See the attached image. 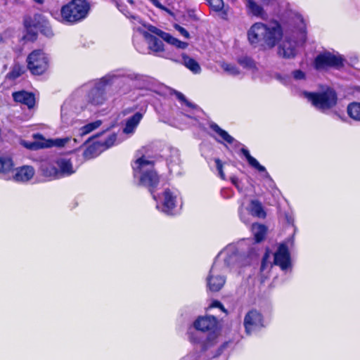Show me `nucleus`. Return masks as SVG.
Masks as SVG:
<instances>
[{"instance_id":"nucleus-1","label":"nucleus","mask_w":360,"mask_h":360,"mask_svg":"<svg viewBox=\"0 0 360 360\" xmlns=\"http://www.w3.org/2000/svg\"><path fill=\"white\" fill-rule=\"evenodd\" d=\"M119 78L108 74L93 84H87L76 89L61 106V119L68 124L75 115L83 110L86 105H102L106 101L105 88Z\"/></svg>"},{"instance_id":"nucleus-2","label":"nucleus","mask_w":360,"mask_h":360,"mask_svg":"<svg viewBox=\"0 0 360 360\" xmlns=\"http://www.w3.org/2000/svg\"><path fill=\"white\" fill-rule=\"evenodd\" d=\"M271 24V27L262 22L252 25L248 32L250 43L263 42L265 45H278L283 37V30L278 20H273Z\"/></svg>"},{"instance_id":"nucleus-3","label":"nucleus","mask_w":360,"mask_h":360,"mask_svg":"<svg viewBox=\"0 0 360 360\" xmlns=\"http://www.w3.org/2000/svg\"><path fill=\"white\" fill-rule=\"evenodd\" d=\"M90 11L91 4L88 0H70L60 8V21L70 26L79 24L88 17Z\"/></svg>"},{"instance_id":"nucleus-4","label":"nucleus","mask_w":360,"mask_h":360,"mask_svg":"<svg viewBox=\"0 0 360 360\" xmlns=\"http://www.w3.org/2000/svg\"><path fill=\"white\" fill-rule=\"evenodd\" d=\"M132 167L134 176L139 179L142 186L148 188L153 194V189L159 182V177L153 169V162L141 157L134 162Z\"/></svg>"},{"instance_id":"nucleus-5","label":"nucleus","mask_w":360,"mask_h":360,"mask_svg":"<svg viewBox=\"0 0 360 360\" xmlns=\"http://www.w3.org/2000/svg\"><path fill=\"white\" fill-rule=\"evenodd\" d=\"M255 256V253H251L249 258L245 260L243 256L238 255L236 248L230 245L219 253L214 263H218L219 269L225 272L235 266L249 264Z\"/></svg>"},{"instance_id":"nucleus-6","label":"nucleus","mask_w":360,"mask_h":360,"mask_svg":"<svg viewBox=\"0 0 360 360\" xmlns=\"http://www.w3.org/2000/svg\"><path fill=\"white\" fill-rule=\"evenodd\" d=\"M143 26L147 30L141 28H139L138 30L149 44L163 45L162 42L165 41L169 45H188L187 42L179 40L169 33L164 32L154 25L144 24Z\"/></svg>"},{"instance_id":"nucleus-7","label":"nucleus","mask_w":360,"mask_h":360,"mask_svg":"<svg viewBox=\"0 0 360 360\" xmlns=\"http://www.w3.org/2000/svg\"><path fill=\"white\" fill-rule=\"evenodd\" d=\"M303 94L313 106L322 111L333 108L337 103V94L331 88L328 87L326 90L320 92L305 91Z\"/></svg>"},{"instance_id":"nucleus-8","label":"nucleus","mask_w":360,"mask_h":360,"mask_svg":"<svg viewBox=\"0 0 360 360\" xmlns=\"http://www.w3.org/2000/svg\"><path fill=\"white\" fill-rule=\"evenodd\" d=\"M27 68L33 75H42L49 67V58L41 50L32 51L27 58Z\"/></svg>"},{"instance_id":"nucleus-9","label":"nucleus","mask_w":360,"mask_h":360,"mask_svg":"<svg viewBox=\"0 0 360 360\" xmlns=\"http://www.w3.org/2000/svg\"><path fill=\"white\" fill-rule=\"evenodd\" d=\"M342 65L343 59L341 56L328 52L318 55L314 60V67L318 70L329 67L339 68Z\"/></svg>"},{"instance_id":"nucleus-10","label":"nucleus","mask_w":360,"mask_h":360,"mask_svg":"<svg viewBox=\"0 0 360 360\" xmlns=\"http://www.w3.org/2000/svg\"><path fill=\"white\" fill-rule=\"evenodd\" d=\"M243 324L246 333L250 335L264 327L262 315L257 310H250L245 314Z\"/></svg>"},{"instance_id":"nucleus-11","label":"nucleus","mask_w":360,"mask_h":360,"mask_svg":"<svg viewBox=\"0 0 360 360\" xmlns=\"http://www.w3.org/2000/svg\"><path fill=\"white\" fill-rule=\"evenodd\" d=\"M221 273L224 272L219 269V264L214 263L207 278V286L211 291L217 292L224 286L226 279Z\"/></svg>"},{"instance_id":"nucleus-12","label":"nucleus","mask_w":360,"mask_h":360,"mask_svg":"<svg viewBox=\"0 0 360 360\" xmlns=\"http://www.w3.org/2000/svg\"><path fill=\"white\" fill-rule=\"evenodd\" d=\"M274 256V264L279 266L282 270H285L290 266V253L285 244H281Z\"/></svg>"},{"instance_id":"nucleus-13","label":"nucleus","mask_w":360,"mask_h":360,"mask_svg":"<svg viewBox=\"0 0 360 360\" xmlns=\"http://www.w3.org/2000/svg\"><path fill=\"white\" fill-rule=\"evenodd\" d=\"M137 51L143 54H153L172 60H178V58L172 52L167 51L165 46H139Z\"/></svg>"},{"instance_id":"nucleus-14","label":"nucleus","mask_w":360,"mask_h":360,"mask_svg":"<svg viewBox=\"0 0 360 360\" xmlns=\"http://www.w3.org/2000/svg\"><path fill=\"white\" fill-rule=\"evenodd\" d=\"M176 195L170 190L166 189L162 193V205L161 211L172 215L175 214Z\"/></svg>"},{"instance_id":"nucleus-15","label":"nucleus","mask_w":360,"mask_h":360,"mask_svg":"<svg viewBox=\"0 0 360 360\" xmlns=\"http://www.w3.org/2000/svg\"><path fill=\"white\" fill-rule=\"evenodd\" d=\"M217 319L212 316L199 317L195 322L194 326L198 330L202 332L213 331L217 327Z\"/></svg>"},{"instance_id":"nucleus-16","label":"nucleus","mask_w":360,"mask_h":360,"mask_svg":"<svg viewBox=\"0 0 360 360\" xmlns=\"http://www.w3.org/2000/svg\"><path fill=\"white\" fill-rule=\"evenodd\" d=\"M59 179L68 176L75 172L72 162L66 158H59L56 160Z\"/></svg>"},{"instance_id":"nucleus-17","label":"nucleus","mask_w":360,"mask_h":360,"mask_svg":"<svg viewBox=\"0 0 360 360\" xmlns=\"http://www.w3.org/2000/svg\"><path fill=\"white\" fill-rule=\"evenodd\" d=\"M41 174L48 180L59 179L56 161L52 162H43L40 167Z\"/></svg>"},{"instance_id":"nucleus-18","label":"nucleus","mask_w":360,"mask_h":360,"mask_svg":"<svg viewBox=\"0 0 360 360\" xmlns=\"http://www.w3.org/2000/svg\"><path fill=\"white\" fill-rule=\"evenodd\" d=\"M34 174V169L30 166H23L17 169L12 176L13 179L18 182H26L30 180Z\"/></svg>"},{"instance_id":"nucleus-19","label":"nucleus","mask_w":360,"mask_h":360,"mask_svg":"<svg viewBox=\"0 0 360 360\" xmlns=\"http://www.w3.org/2000/svg\"><path fill=\"white\" fill-rule=\"evenodd\" d=\"M13 99L18 103L26 105L28 108H31L34 105V96L27 91H18L13 94Z\"/></svg>"},{"instance_id":"nucleus-20","label":"nucleus","mask_w":360,"mask_h":360,"mask_svg":"<svg viewBox=\"0 0 360 360\" xmlns=\"http://www.w3.org/2000/svg\"><path fill=\"white\" fill-rule=\"evenodd\" d=\"M143 117V114L141 112H136L133 116L129 117L126 121V124L124 128L123 129V133L125 134H133L135 131V129L140 121Z\"/></svg>"},{"instance_id":"nucleus-21","label":"nucleus","mask_w":360,"mask_h":360,"mask_svg":"<svg viewBox=\"0 0 360 360\" xmlns=\"http://www.w3.org/2000/svg\"><path fill=\"white\" fill-rule=\"evenodd\" d=\"M246 210L253 217L262 219L266 217L264 207L262 203L257 200H251Z\"/></svg>"},{"instance_id":"nucleus-22","label":"nucleus","mask_w":360,"mask_h":360,"mask_svg":"<svg viewBox=\"0 0 360 360\" xmlns=\"http://www.w3.org/2000/svg\"><path fill=\"white\" fill-rule=\"evenodd\" d=\"M210 128L215 131L223 141L227 142L228 143H235L236 145H240V143L236 141L233 137L228 134L227 131L222 129L219 127L217 124L212 123L210 124Z\"/></svg>"},{"instance_id":"nucleus-23","label":"nucleus","mask_w":360,"mask_h":360,"mask_svg":"<svg viewBox=\"0 0 360 360\" xmlns=\"http://www.w3.org/2000/svg\"><path fill=\"white\" fill-rule=\"evenodd\" d=\"M242 153L246 158L249 165L257 169L259 172H265L266 176H269V174L266 172V169L264 166L261 165L259 162L252 156L250 155L248 149L243 148L241 149Z\"/></svg>"},{"instance_id":"nucleus-24","label":"nucleus","mask_w":360,"mask_h":360,"mask_svg":"<svg viewBox=\"0 0 360 360\" xmlns=\"http://www.w3.org/2000/svg\"><path fill=\"white\" fill-rule=\"evenodd\" d=\"M26 32L21 38V41L23 44L34 43L37 39V32L35 27L31 25H25Z\"/></svg>"},{"instance_id":"nucleus-25","label":"nucleus","mask_w":360,"mask_h":360,"mask_svg":"<svg viewBox=\"0 0 360 360\" xmlns=\"http://www.w3.org/2000/svg\"><path fill=\"white\" fill-rule=\"evenodd\" d=\"M273 264L270 261V252L266 251L263 257L262 264L260 267L261 276L262 278H266Z\"/></svg>"},{"instance_id":"nucleus-26","label":"nucleus","mask_w":360,"mask_h":360,"mask_svg":"<svg viewBox=\"0 0 360 360\" xmlns=\"http://www.w3.org/2000/svg\"><path fill=\"white\" fill-rule=\"evenodd\" d=\"M237 61L242 67L252 71V73H255L258 70L256 63L250 57L241 56L238 58Z\"/></svg>"},{"instance_id":"nucleus-27","label":"nucleus","mask_w":360,"mask_h":360,"mask_svg":"<svg viewBox=\"0 0 360 360\" xmlns=\"http://www.w3.org/2000/svg\"><path fill=\"white\" fill-rule=\"evenodd\" d=\"M182 61L184 65L194 74H198L200 72V66L194 59L185 54H182Z\"/></svg>"},{"instance_id":"nucleus-28","label":"nucleus","mask_w":360,"mask_h":360,"mask_svg":"<svg viewBox=\"0 0 360 360\" xmlns=\"http://www.w3.org/2000/svg\"><path fill=\"white\" fill-rule=\"evenodd\" d=\"M277 54L279 57L286 59L294 58L297 54L295 46H277Z\"/></svg>"},{"instance_id":"nucleus-29","label":"nucleus","mask_w":360,"mask_h":360,"mask_svg":"<svg viewBox=\"0 0 360 360\" xmlns=\"http://www.w3.org/2000/svg\"><path fill=\"white\" fill-rule=\"evenodd\" d=\"M347 112L352 120L360 122V103L353 102L348 105Z\"/></svg>"},{"instance_id":"nucleus-30","label":"nucleus","mask_w":360,"mask_h":360,"mask_svg":"<svg viewBox=\"0 0 360 360\" xmlns=\"http://www.w3.org/2000/svg\"><path fill=\"white\" fill-rule=\"evenodd\" d=\"M181 162L179 151L176 148L170 149V155L167 158V164L170 171L173 167L179 166Z\"/></svg>"},{"instance_id":"nucleus-31","label":"nucleus","mask_w":360,"mask_h":360,"mask_svg":"<svg viewBox=\"0 0 360 360\" xmlns=\"http://www.w3.org/2000/svg\"><path fill=\"white\" fill-rule=\"evenodd\" d=\"M252 232L255 236V241L259 243L264 239L266 232V229L262 224H253L252 226Z\"/></svg>"},{"instance_id":"nucleus-32","label":"nucleus","mask_w":360,"mask_h":360,"mask_svg":"<svg viewBox=\"0 0 360 360\" xmlns=\"http://www.w3.org/2000/svg\"><path fill=\"white\" fill-rule=\"evenodd\" d=\"M300 22L301 23L300 27L296 31V37L300 42L301 45L307 43V26L302 17L300 18Z\"/></svg>"},{"instance_id":"nucleus-33","label":"nucleus","mask_w":360,"mask_h":360,"mask_svg":"<svg viewBox=\"0 0 360 360\" xmlns=\"http://www.w3.org/2000/svg\"><path fill=\"white\" fill-rule=\"evenodd\" d=\"M13 164L12 160L8 157H0V173L8 174L13 170Z\"/></svg>"},{"instance_id":"nucleus-34","label":"nucleus","mask_w":360,"mask_h":360,"mask_svg":"<svg viewBox=\"0 0 360 360\" xmlns=\"http://www.w3.org/2000/svg\"><path fill=\"white\" fill-rule=\"evenodd\" d=\"M101 120H96L83 126L79 129V135L82 136L91 133L98 128L101 125Z\"/></svg>"},{"instance_id":"nucleus-35","label":"nucleus","mask_w":360,"mask_h":360,"mask_svg":"<svg viewBox=\"0 0 360 360\" xmlns=\"http://www.w3.org/2000/svg\"><path fill=\"white\" fill-rule=\"evenodd\" d=\"M221 67L224 71L233 76H237L240 73V70L236 65L232 64L222 63Z\"/></svg>"},{"instance_id":"nucleus-36","label":"nucleus","mask_w":360,"mask_h":360,"mask_svg":"<svg viewBox=\"0 0 360 360\" xmlns=\"http://www.w3.org/2000/svg\"><path fill=\"white\" fill-rule=\"evenodd\" d=\"M212 10L215 12H220L223 10L224 4L223 0H207Z\"/></svg>"},{"instance_id":"nucleus-37","label":"nucleus","mask_w":360,"mask_h":360,"mask_svg":"<svg viewBox=\"0 0 360 360\" xmlns=\"http://www.w3.org/2000/svg\"><path fill=\"white\" fill-rule=\"evenodd\" d=\"M249 7L255 15H261L264 13L263 8L252 0H249Z\"/></svg>"},{"instance_id":"nucleus-38","label":"nucleus","mask_w":360,"mask_h":360,"mask_svg":"<svg viewBox=\"0 0 360 360\" xmlns=\"http://www.w3.org/2000/svg\"><path fill=\"white\" fill-rule=\"evenodd\" d=\"M96 155V146H90L84 151V156L86 159H90Z\"/></svg>"},{"instance_id":"nucleus-39","label":"nucleus","mask_w":360,"mask_h":360,"mask_svg":"<svg viewBox=\"0 0 360 360\" xmlns=\"http://www.w3.org/2000/svg\"><path fill=\"white\" fill-rule=\"evenodd\" d=\"M156 8H160L162 11H166L170 15H173V13L166 6L162 5L158 0H149Z\"/></svg>"},{"instance_id":"nucleus-40","label":"nucleus","mask_w":360,"mask_h":360,"mask_svg":"<svg viewBox=\"0 0 360 360\" xmlns=\"http://www.w3.org/2000/svg\"><path fill=\"white\" fill-rule=\"evenodd\" d=\"M117 136L115 134H110L108 139L103 143V145L106 146V148H109L114 145L116 141Z\"/></svg>"},{"instance_id":"nucleus-41","label":"nucleus","mask_w":360,"mask_h":360,"mask_svg":"<svg viewBox=\"0 0 360 360\" xmlns=\"http://www.w3.org/2000/svg\"><path fill=\"white\" fill-rule=\"evenodd\" d=\"M174 27L185 38H186V39L189 38V36H190L189 32L184 27L180 26L178 24H175Z\"/></svg>"},{"instance_id":"nucleus-42","label":"nucleus","mask_w":360,"mask_h":360,"mask_svg":"<svg viewBox=\"0 0 360 360\" xmlns=\"http://www.w3.org/2000/svg\"><path fill=\"white\" fill-rule=\"evenodd\" d=\"M217 169L221 179H224L225 175L222 169V163L219 159H215Z\"/></svg>"},{"instance_id":"nucleus-43","label":"nucleus","mask_w":360,"mask_h":360,"mask_svg":"<svg viewBox=\"0 0 360 360\" xmlns=\"http://www.w3.org/2000/svg\"><path fill=\"white\" fill-rule=\"evenodd\" d=\"M292 76L297 80L304 79L305 78L304 72L300 70L292 72Z\"/></svg>"},{"instance_id":"nucleus-44","label":"nucleus","mask_w":360,"mask_h":360,"mask_svg":"<svg viewBox=\"0 0 360 360\" xmlns=\"http://www.w3.org/2000/svg\"><path fill=\"white\" fill-rule=\"evenodd\" d=\"M239 215H240V219L245 224H248L250 222V219H249V217L248 215H246L245 213H244V211H243V209L242 207H240L239 208Z\"/></svg>"},{"instance_id":"nucleus-45","label":"nucleus","mask_w":360,"mask_h":360,"mask_svg":"<svg viewBox=\"0 0 360 360\" xmlns=\"http://www.w3.org/2000/svg\"><path fill=\"white\" fill-rule=\"evenodd\" d=\"M70 141V139H69V138L57 139V140H56V144L58 146H64Z\"/></svg>"},{"instance_id":"nucleus-46","label":"nucleus","mask_w":360,"mask_h":360,"mask_svg":"<svg viewBox=\"0 0 360 360\" xmlns=\"http://www.w3.org/2000/svg\"><path fill=\"white\" fill-rule=\"evenodd\" d=\"M21 75V71L20 68H14L12 72L10 73V75L12 78L15 79Z\"/></svg>"},{"instance_id":"nucleus-47","label":"nucleus","mask_w":360,"mask_h":360,"mask_svg":"<svg viewBox=\"0 0 360 360\" xmlns=\"http://www.w3.org/2000/svg\"><path fill=\"white\" fill-rule=\"evenodd\" d=\"M176 96L179 100L185 102L187 105L191 106L190 103L186 101V99L183 94H181L180 92H176Z\"/></svg>"},{"instance_id":"nucleus-48","label":"nucleus","mask_w":360,"mask_h":360,"mask_svg":"<svg viewBox=\"0 0 360 360\" xmlns=\"http://www.w3.org/2000/svg\"><path fill=\"white\" fill-rule=\"evenodd\" d=\"M22 144H23V146H25L26 148H30V149H35V148H37V145H36V143H26L25 141H23V142H22Z\"/></svg>"},{"instance_id":"nucleus-49","label":"nucleus","mask_w":360,"mask_h":360,"mask_svg":"<svg viewBox=\"0 0 360 360\" xmlns=\"http://www.w3.org/2000/svg\"><path fill=\"white\" fill-rule=\"evenodd\" d=\"M232 183L238 187V179L236 178L231 179Z\"/></svg>"},{"instance_id":"nucleus-50","label":"nucleus","mask_w":360,"mask_h":360,"mask_svg":"<svg viewBox=\"0 0 360 360\" xmlns=\"http://www.w3.org/2000/svg\"><path fill=\"white\" fill-rule=\"evenodd\" d=\"M34 2L42 4L44 3V0H33Z\"/></svg>"},{"instance_id":"nucleus-51","label":"nucleus","mask_w":360,"mask_h":360,"mask_svg":"<svg viewBox=\"0 0 360 360\" xmlns=\"http://www.w3.org/2000/svg\"><path fill=\"white\" fill-rule=\"evenodd\" d=\"M4 42V39L1 34H0V44Z\"/></svg>"},{"instance_id":"nucleus-52","label":"nucleus","mask_w":360,"mask_h":360,"mask_svg":"<svg viewBox=\"0 0 360 360\" xmlns=\"http://www.w3.org/2000/svg\"><path fill=\"white\" fill-rule=\"evenodd\" d=\"M47 35H48V36H51V35H53V33H52V32H51V30H48V33H47Z\"/></svg>"},{"instance_id":"nucleus-53","label":"nucleus","mask_w":360,"mask_h":360,"mask_svg":"<svg viewBox=\"0 0 360 360\" xmlns=\"http://www.w3.org/2000/svg\"><path fill=\"white\" fill-rule=\"evenodd\" d=\"M127 1H128L130 4H131V5H133V4H134V0H127Z\"/></svg>"},{"instance_id":"nucleus-54","label":"nucleus","mask_w":360,"mask_h":360,"mask_svg":"<svg viewBox=\"0 0 360 360\" xmlns=\"http://www.w3.org/2000/svg\"><path fill=\"white\" fill-rule=\"evenodd\" d=\"M153 197L155 200H157V197L155 195L153 194Z\"/></svg>"},{"instance_id":"nucleus-55","label":"nucleus","mask_w":360,"mask_h":360,"mask_svg":"<svg viewBox=\"0 0 360 360\" xmlns=\"http://www.w3.org/2000/svg\"><path fill=\"white\" fill-rule=\"evenodd\" d=\"M156 207H157V209H160V205L158 204V205H156Z\"/></svg>"},{"instance_id":"nucleus-56","label":"nucleus","mask_w":360,"mask_h":360,"mask_svg":"<svg viewBox=\"0 0 360 360\" xmlns=\"http://www.w3.org/2000/svg\"><path fill=\"white\" fill-rule=\"evenodd\" d=\"M6 179H11V177H10L9 176H8L6 177Z\"/></svg>"}]
</instances>
